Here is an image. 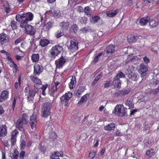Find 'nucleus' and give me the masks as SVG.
Masks as SVG:
<instances>
[{
  "instance_id": "10",
  "label": "nucleus",
  "mask_w": 159,
  "mask_h": 159,
  "mask_svg": "<svg viewBox=\"0 0 159 159\" xmlns=\"http://www.w3.org/2000/svg\"><path fill=\"white\" fill-rule=\"evenodd\" d=\"M36 117V115L34 114L31 116L30 118V123L32 130H34L36 128L37 124Z\"/></svg>"
},
{
  "instance_id": "33",
  "label": "nucleus",
  "mask_w": 159,
  "mask_h": 159,
  "mask_svg": "<svg viewBox=\"0 0 159 159\" xmlns=\"http://www.w3.org/2000/svg\"><path fill=\"white\" fill-rule=\"evenodd\" d=\"M126 106L128 107V109H131L134 107V104H133L132 101L130 100H127L125 103Z\"/></svg>"
},
{
  "instance_id": "21",
  "label": "nucleus",
  "mask_w": 159,
  "mask_h": 159,
  "mask_svg": "<svg viewBox=\"0 0 159 159\" xmlns=\"http://www.w3.org/2000/svg\"><path fill=\"white\" fill-rule=\"evenodd\" d=\"M139 37L133 34H131L128 36L127 39L128 41L130 43L134 42H137V39Z\"/></svg>"
},
{
  "instance_id": "48",
  "label": "nucleus",
  "mask_w": 159,
  "mask_h": 159,
  "mask_svg": "<svg viewBox=\"0 0 159 159\" xmlns=\"http://www.w3.org/2000/svg\"><path fill=\"white\" fill-rule=\"evenodd\" d=\"M111 80V79H109L107 80L106 81V83L104 84V88H107L109 87L110 85V83Z\"/></svg>"
},
{
  "instance_id": "14",
  "label": "nucleus",
  "mask_w": 159,
  "mask_h": 159,
  "mask_svg": "<svg viewBox=\"0 0 159 159\" xmlns=\"http://www.w3.org/2000/svg\"><path fill=\"white\" fill-rule=\"evenodd\" d=\"M30 78L33 83L34 84V87L35 85H36V87H38L37 86L39 85L42 84L41 80L38 77L33 75H31L30 76Z\"/></svg>"
},
{
  "instance_id": "7",
  "label": "nucleus",
  "mask_w": 159,
  "mask_h": 159,
  "mask_svg": "<svg viewBox=\"0 0 159 159\" xmlns=\"http://www.w3.org/2000/svg\"><path fill=\"white\" fill-rule=\"evenodd\" d=\"M61 85V84L59 82L56 81L52 85L50 90V95L52 97L54 96L55 93L57 91Z\"/></svg>"
},
{
  "instance_id": "50",
  "label": "nucleus",
  "mask_w": 159,
  "mask_h": 159,
  "mask_svg": "<svg viewBox=\"0 0 159 159\" xmlns=\"http://www.w3.org/2000/svg\"><path fill=\"white\" fill-rule=\"evenodd\" d=\"M103 74L102 72H100L95 78V81H98L100 78L102 76Z\"/></svg>"
},
{
  "instance_id": "46",
  "label": "nucleus",
  "mask_w": 159,
  "mask_h": 159,
  "mask_svg": "<svg viewBox=\"0 0 159 159\" xmlns=\"http://www.w3.org/2000/svg\"><path fill=\"white\" fill-rule=\"evenodd\" d=\"M18 131L17 130H15L11 133V137L16 138V135L18 134Z\"/></svg>"
},
{
  "instance_id": "52",
  "label": "nucleus",
  "mask_w": 159,
  "mask_h": 159,
  "mask_svg": "<svg viewBox=\"0 0 159 159\" xmlns=\"http://www.w3.org/2000/svg\"><path fill=\"white\" fill-rule=\"evenodd\" d=\"M22 28H24L25 30H32V27L30 25H26L24 27H20Z\"/></svg>"
},
{
  "instance_id": "35",
  "label": "nucleus",
  "mask_w": 159,
  "mask_h": 159,
  "mask_svg": "<svg viewBox=\"0 0 159 159\" xmlns=\"http://www.w3.org/2000/svg\"><path fill=\"white\" fill-rule=\"evenodd\" d=\"M100 20V17L98 16L92 17L90 18L91 22L93 23L98 22Z\"/></svg>"
},
{
  "instance_id": "45",
  "label": "nucleus",
  "mask_w": 159,
  "mask_h": 159,
  "mask_svg": "<svg viewBox=\"0 0 159 159\" xmlns=\"http://www.w3.org/2000/svg\"><path fill=\"white\" fill-rule=\"evenodd\" d=\"M134 69V67L131 65L129 66V67L127 68V70L128 71V73L129 74V75H130V74L132 73Z\"/></svg>"
},
{
  "instance_id": "13",
  "label": "nucleus",
  "mask_w": 159,
  "mask_h": 159,
  "mask_svg": "<svg viewBox=\"0 0 159 159\" xmlns=\"http://www.w3.org/2000/svg\"><path fill=\"white\" fill-rule=\"evenodd\" d=\"M66 62V59L61 56L59 60L56 61L55 63L57 68H60L62 67Z\"/></svg>"
},
{
  "instance_id": "15",
  "label": "nucleus",
  "mask_w": 159,
  "mask_h": 159,
  "mask_svg": "<svg viewBox=\"0 0 159 159\" xmlns=\"http://www.w3.org/2000/svg\"><path fill=\"white\" fill-rule=\"evenodd\" d=\"M7 60L8 61V64L10 67L13 69H15L16 70H17V66L14 61L12 59L10 56H7Z\"/></svg>"
},
{
  "instance_id": "28",
  "label": "nucleus",
  "mask_w": 159,
  "mask_h": 159,
  "mask_svg": "<svg viewBox=\"0 0 159 159\" xmlns=\"http://www.w3.org/2000/svg\"><path fill=\"white\" fill-rule=\"evenodd\" d=\"M84 11L86 15L89 16H90L92 15L93 13L92 11L91 10L90 8L88 6L84 8Z\"/></svg>"
},
{
  "instance_id": "27",
  "label": "nucleus",
  "mask_w": 159,
  "mask_h": 159,
  "mask_svg": "<svg viewBox=\"0 0 159 159\" xmlns=\"http://www.w3.org/2000/svg\"><path fill=\"white\" fill-rule=\"evenodd\" d=\"M150 18L148 17H144L141 19L140 21V23L142 25H145L149 20Z\"/></svg>"
},
{
  "instance_id": "40",
  "label": "nucleus",
  "mask_w": 159,
  "mask_h": 159,
  "mask_svg": "<svg viewBox=\"0 0 159 159\" xmlns=\"http://www.w3.org/2000/svg\"><path fill=\"white\" fill-rule=\"evenodd\" d=\"M23 125L24 124H23L22 121L20 120H18L16 123V126L17 129H20V128H22Z\"/></svg>"
},
{
  "instance_id": "8",
  "label": "nucleus",
  "mask_w": 159,
  "mask_h": 159,
  "mask_svg": "<svg viewBox=\"0 0 159 159\" xmlns=\"http://www.w3.org/2000/svg\"><path fill=\"white\" fill-rule=\"evenodd\" d=\"M34 74L35 75H39L42 73L44 70L43 67L41 65L35 63L34 66Z\"/></svg>"
},
{
  "instance_id": "44",
  "label": "nucleus",
  "mask_w": 159,
  "mask_h": 159,
  "mask_svg": "<svg viewBox=\"0 0 159 159\" xmlns=\"http://www.w3.org/2000/svg\"><path fill=\"white\" fill-rule=\"evenodd\" d=\"M63 35V32L61 30H58L56 33V36L57 38H59Z\"/></svg>"
},
{
  "instance_id": "43",
  "label": "nucleus",
  "mask_w": 159,
  "mask_h": 159,
  "mask_svg": "<svg viewBox=\"0 0 159 159\" xmlns=\"http://www.w3.org/2000/svg\"><path fill=\"white\" fill-rule=\"evenodd\" d=\"M52 23L51 21L49 22L43 26V29L49 30L51 27Z\"/></svg>"
},
{
  "instance_id": "19",
  "label": "nucleus",
  "mask_w": 159,
  "mask_h": 159,
  "mask_svg": "<svg viewBox=\"0 0 159 159\" xmlns=\"http://www.w3.org/2000/svg\"><path fill=\"white\" fill-rule=\"evenodd\" d=\"M115 124L113 123H111L105 125L104 127V129L107 131L114 130L115 129Z\"/></svg>"
},
{
  "instance_id": "62",
  "label": "nucleus",
  "mask_w": 159,
  "mask_h": 159,
  "mask_svg": "<svg viewBox=\"0 0 159 159\" xmlns=\"http://www.w3.org/2000/svg\"><path fill=\"white\" fill-rule=\"evenodd\" d=\"M46 147L44 146H41L40 148V150L41 152H43V153H45V152L46 151Z\"/></svg>"
},
{
  "instance_id": "56",
  "label": "nucleus",
  "mask_w": 159,
  "mask_h": 159,
  "mask_svg": "<svg viewBox=\"0 0 159 159\" xmlns=\"http://www.w3.org/2000/svg\"><path fill=\"white\" fill-rule=\"evenodd\" d=\"M123 90L124 95L127 94L131 91V89H124Z\"/></svg>"
},
{
  "instance_id": "2",
  "label": "nucleus",
  "mask_w": 159,
  "mask_h": 159,
  "mask_svg": "<svg viewBox=\"0 0 159 159\" xmlns=\"http://www.w3.org/2000/svg\"><path fill=\"white\" fill-rule=\"evenodd\" d=\"M51 106L50 103L48 102L43 104L41 111V115L42 117L47 118L50 115Z\"/></svg>"
},
{
  "instance_id": "5",
  "label": "nucleus",
  "mask_w": 159,
  "mask_h": 159,
  "mask_svg": "<svg viewBox=\"0 0 159 159\" xmlns=\"http://www.w3.org/2000/svg\"><path fill=\"white\" fill-rule=\"evenodd\" d=\"M63 48L59 45H55L53 46L50 50V54L52 57H55L57 56L62 50Z\"/></svg>"
},
{
  "instance_id": "32",
  "label": "nucleus",
  "mask_w": 159,
  "mask_h": 159,
  "mask_svg": "<svg viewBox=\"0 0 159 159\" xmlns=\"http://www.w3.org/2000/svg\"><path fill=\"white\" fill-rule=\"evenodd\" d=\"M117 10L110 11L107 12L106 14L107 16L110 17H112L115 16L117 13Z\"/></svg>"
},
{
  "instance_id": "1",
  "label": "nucleus",
  "mask_w": 159,
  "mask_h": 159,
  "mask_svg": "<svg viewBox=\"0 0 159 159\" xmlns=\"http://www.w3.org/2000/svg\"><path fill=\"white\" fill-rule=\"evenodd\" d=\"M33 17V15L32 13L29 12L16 15V19L17 21L21 22L20 25V27H24L27 25L29 21L32 20Z\"/></svg>"
},
{
  "instance_id": "39",
  "label": "nucleus",
  "mask_w": 159,
  "mask_h": 159,
  "mask_svg": "<svg viewBox=\"0 0 159 159\" xmlns=\"http://www.w3.org/2000/svg\"><path fill=\"white\" fill-rule=\"evenodd\" d=\"M138 76V75L136 74L129 75V78L134 81H135L137 80Z\"/></svg>"
},
{
  "instance_id": "37",
  "label": "nucleus",
  "mask_w": 159,
  "mask_h": 159,
  "mask_svg": "<svg viewBox=\"0 0 159 159\" xmlns=\"http://www.w3.org/2000/svg\"><path fill=\"white\" fill-rule=\"evenodd\" d=\"M149 22L150 26L152 28L156 27L158 24L157 22L155 20H149Z\"/></svg>"
},
{
  "instance_id": "4",
  "label": "nucleus",
  "mask_w": 159,
  "mask_h": 159,
  "mask_svg": "<svg viewBox=\"0 0 159 159\" xmlns=\"http://www.w3.org/2000/svg\"><path fill=\"white\" fill-rule=\"evenodd\" d=\"M122 107H123V106L122 105H117L115 107L113 112L119 116H125L126 114V110L123 108L122 109Z\"/></svg>"
},
{
  "instance_id": "18",
  "label": "nucleus",
  "mask_w": 159,
  "mask_h": 159,
  "mask_svg": "<svg viewBox=\"0 0 159 159\" xmlns=\"http://www.w3.org/2000/svg\"><path fill=\"white\" fill-rule=\"evenodd\" d=\"M7 127L5 125L0 126V137H3L7 134Z\"/></svg>"
},
{
  "instance_id": "3",
  "label": "nucleus",
  "mask_w": 159,
  "mask_h": 159,
  "mask_svg": "<svg viewBox=\"0 0 159 159\" xmlns=\"http://www.w3.org/2000/svg\"><path fill=\"white\" fill-rule=\"evenodd\" d=\"M72 96V93L70 92L65 93L60 98L61 104L66 107L68 104L69 101Z\"/></svg>"
},
{
  "instance_id": "53",
  "label": "nucleus",
  "mask_w": 159,
  "mask_h": 159,
  "mask_svg": "<svg viewBox=\"0 0 159 159\" xmlns=\"http://www.w3.org/2000/svg\"><path fill=\"white\" fill-rule=\"evenodd\" d=\"M125 76V75L123 74L122 72H120L119 73H118L116 76H115L117 78H119V79L120 78H124Z\"/></svg>"
},
{
  "instance_id": "17",
  "label": "nucleus",
  "mask_w": 159,
  "mask_h": 159,
  "mask_svg": "<svg viewBox=\"0 0 159 159\" xmlns=\"http://www.w3.org/2000/svg\"><path fill=\"white\" fill-rule=\"evenodd\" d=\"M115 50V47L113 45H110L106 48V52L108 57L111 55Z\"/></svg>"
},
{
  "instance_id": "25",
  "label": "nucleus",
  "mask_w": 159,
  "mask_h": 159,
  "mask_svg": "<svg viewBox=\"0 0 159 159\" xmlns=\"http://www.w3.org/2000/svg\"><path fill=\"white\" fill-rule=\"evenodd\" d=\"M89 98V94H85L82 97L79 103L81 104L83 103L86 102Z\"/></svg>"
},
{
  "instance_id": "24",
  "label": "nucleus",
  "mask_w": 159,
  "mask_h": 159,
  "mask_svg": "<svg viewBox=\"0 0 159 159\" xmlns=\"http://www.w3.org/2000/svg\"><path fill=\"white\" fill-rule=\"evenodd\" d=\"M69 24L68 22L62 21L60 23L59 26L63 30H67L69 27Z\"/></svg>"
},
{
  "instance_id": "51",
  "label": "nucleus",
  "mask_w": 159,
  "mask_h": 159,
  "mask_svg": "<svg viewBox=\"0 0 159 159\" xmlns=\"http://www.w3.org/2000/svg\"><path fill=\"white\" fill-rule=\"evenodd\" d=\"M115 94L117 96H122L124 95L123 93V90L118 91Z\"/></svg>"
},
{
  "instance_id": "38",
  "label": "nucleus",
  "mask_w": 159,
  "mask_h": 159,
  "mask_svg": "<svg viewBox=\"0 0 159 159\" xmlns=\"http://www.w3.org/2000/svg\"><path fill=\"white\" fill-rule=\"evenodd\" d=\"M53 15L56 18H58L61 16V13L58 10H53L52 12Z\"/></svg>"
},
{
  "instance_id": "23",
  "label": "nucleus",
  "mask_w": 159,
  "mask_h": 159,
  "mask_svg": "<svg viewBox=\"0 0 159 159\" xmlns=\"http://www.w3.org/2000/svg\"><path fill=\"white\" fill-rule=\"evenodd\" d=\"M76 83V78L72 76L70 82L69 84V86L70 89H73L75 87Z\"/></svg>"
},
{
  "instance_id": "36",
  "label": "nucleus",
  "mask_w": 159,
  "mask_h": 159,
  "mask_svg": "<svg viewBox=\"0 0 159 159\" xmlns=\"http://www.w3.org/2000/svg\"><path fill=\"white\" fill-rule=\"evenodd\" d=\"M19 152L17 150L15 149L12 154L11 159H18L19 157Z\"/></svg>"
},
{
  "instance_id": "26",
  "label": "nucleus",
  "mask_w": 159,
  "mask_h": 159,
  "mask_svg": "<svg viewBox=\"0 0 159 159\" xmlns=\"http://www.w3.org/2000/svg\"><path fill=\"white\" fill-rule=\"evenodd\" d=\"M39 59V54H33L31 56V59L33 62H36Z\"/></svg>"
},
{
  "instance_id": "57",
  "label": "nucleus",
  "mask_w": 159,
  "mask_h": 159,
  "mask_svg": "<svg viewBox=\"0 0 159 159\" xmlns=\"http://www.w3.org/2000/svg\"><path fill=\"white\" fill-rule=\"evenodd\" d=\"M77 11L80 12H83L84 11V8L81 6H80L78 7L77 8Z\"/></svg>"
},
{
  "instance_id": "29",
  "label": "nucleus",
  "mask_w": 159,
  "mask_h": 159,
  "mask_svg": "<svg viewBox=\"0 0 159 159\" xmlns=\"http://www.w3.org/2000/svg\"><path fill=\"white\" fill-rule=\"evenodd\" d=\"M49 43V41L47 39H41L40 40V45L42 47H45L47 46Z\"/></svg>"
},
{
  "instance_id": "41",
  "label": "nucleus",
  "mask_w": 159,
  "mask_h": 159,
  "mask_svg": "<svg viewBox=\"0 0 159 159\" xmlns=\"http://www.w3.org/2000/svg\"><path fill=\"white\" fill-rule=\"evenodd\" d=\"M48 84H46L45 85H42L41 87V88L42 90V94L44 96H45L46 95L45 91L47 88L48 87Z\"/></svg>"
},
{
  "instance_id": "49",
  "label": "nucleus",
  "mask_w": 159,
  "mask_h": 159,
  "mask_svg": "<svg viewBox=\"0 0 159 159\" xmlns=\"http://www.w3.org/2000/svg\"><path fill=\"white\" fill-rule=\"evenodd\" d=\"M25 33L30 35H34L35 33V30H25Z\"/></svg>"
},
{
  "instance_id": "59",
  "label": "nucleus",
  "mask_w": 159,
  "mask_h": 159,
  "mask_svg": "<svg viewBox=\"0 0 159 159\" xmlns=\"http://www.w3.org/2000/svg\"><path fill=\"white\" fill-rule=\"evenodd\" d=\"M11 141L12 145H14L16 141V138H11Z\"/></svg>"
},
{
  "instance_id": "55",
  "label": "nucleus",
  "mask_w": 159,
  "mask_h": 159,
  "mask_svg": "<svg viewBox=\"0 0 159 159\" xmlns=\"http://www.w3.org/2000/svg\"><path fill=\"white\" fill-rule=\"evenodd\" d=\"M95 155V153L94 152H91L89 154V157L90 158L92 159L94 158Z\"/></svg>"
},
{
  "instance_id": "34",
  "label": "nucleus",
  "mask_w": 159,
  "mask_h": 159,
  "mask_svg": "<svg viewBox=\"0 0 159 159\" xmlns=\"http://www.w3.org/2000/svg\"><path fill=\"white\" fill-rule=\"evenodd\" d=\"M20 148L21 150L25 149L26 146V141L24 139H21L20 141Z\"/></svg>"
},
{
  "instance_id": "64",
  "label": "nucleus",
  "mask_w": 159,
  "mask_h": 159,
  "mask_svg": "<svg viewBox=\"0 0 159 159\" xmlns=\"http://www.w3.org/2000/svg\"><path fill=\"white\" fill-rule=\"evenodd\" d=\"M51 159H60L59 157L52 154Z\"/></svg>"
},
{
  "instance_id": "42",
  "label": "nucleus",
  "mask_w": 159,
  "mask_h": 159,
  "mask_svg": "<svg viewBox=\"0 0 159 159\" xmlns=\"http://www.w3.org/2000/svg\"><path fill=\"white\" fill-rule=\"evenodd\" d=\"M146 155L149 157V158L151 157L154 155L153 150L151 149V150L147 151L146 153Z\"/></svg>"
},
{
  "instance_id": "16",
  "label": "nucleus",
  "mask_w": 159,
  "mask_h": 159,
  "mask_svg": "<svg viewBox=\"0 0 159 159\" xmlns=\"http://www.w3.org/2000/svg\"><path fill=\"white\" fill-rule=\"evenodd\" d=\"M8 96V92L6 90L2 92L0 95V102H2L6 100Z\"/></svg>"
},
{
  "instance_id": "30",
  "label": "nucleus",
  "mask_w": 159,
  "mask_h": 159,
  "mask_svg": "<svg viewBox=\"0 0 159 159\" xmlns=\"http://www.w3.org/2000/svg\"><path fill=\"white\" fill-rule=\"evenodd\" d=\"M102 52H100L97 55H95L92 61V63L95 64L98 62L100 57L102 55Z\"/></svg>"
},
{
  "instance_id": "61",
  "label": "nucleus",
  "mask_w": 159,
  "mask_h": 159,
  "mask_svg": "<svg viewBox=\"0 0 159 159\" xmlns=\"http://www.w3.org/2000/svg\"><path fill=\"white\" fill-rule=\"evenodd\" d=\"M25 152L24 151H22L20 153V158L21 159H23L25 156Z\"/></svg>"
},
{
  "instance_id": "6",
  "label": "nucleus",
  "mask_w": 159,
  "mask_h": 159,
  "mask_svg": "<svg viewBox=\"0 0 159 159\" xmlns=\"http://www.w3.org/2000/svg\"><path fill=\"white\" fill-rule=\"evenodd\" d=\"M138 70L139 72L141 74V77H143L146 75L148 70V66L143 63L141 64L138 66Z\"/></svg>"
},
{
  "instance_id": "11",
  "label": "nucleus",
  "mask_w": 159,
  "mask_h": 159,
  "mask_svg": "<svg viewBox=\"0 0 159 159\" xmlns=\"http://www.w3.org/2000/svg\"><path fill=\"white\" fill-rule=\"evenodd\" d=\"M9 38L7 35L5 34H0V43L2 45L8 43Z\"/></svg>"
},
{
  "instance_id": "9",
  "label": "nucleus",
  "mask_w": 159,
  "mask_h": 159,
  "mask_svg": "<svg viewBox=\"0 0 159 159\" xmlns=\"http://www.w3.org/2000/svg\"><path fill=\"white\" fill-rule=\"evenodd\" d=\"M39 90V89L38 88L36 87V85H35L34 86V88L33 90L29 91L27 96V99L28 100L30 101L33 100L34 97Z\"/></svg>"
},
{
  "instance_id": "54",
  "label": "nucleus",
  "mask_w": 159,
  "mask_h": 159,
  "mask_svg": "<svg viewBox=\"0 0 159 159\" xmlns=\"http://www.w3.org/2000/svg\"><path fill=\"white\" fill-rule=\"evenodd\" d=\"M16 22L15 21H13L11 22V26L13 30H15L16 29Z\"/></svg>"
},
{
  "instance_id": "63",
  "label": "nucleus",
  "mask_w": 159,
  "mask_h": 159,
  "mask_svg": "<svg viewBox=\"0 0 159 159\" xmlns=\"http://www.w3.org/2000/svg\"><path fill=\"white\" fill-rule=\"evenodd\" d=\"M133 0H126L125 1V3L128 5H131L133 2Z\"/></svg>"
},
{
  "instance_id": "58",
  "label": "nucleus",
  "mask_w": 159,
  "mask_h": 159,
  "mask_svg": "<svg viewBox=\"0 0 159 159\" xmlns=\"http://www.w3.org/2000/svg\"><path fill=\"white\" fill-rule=\"evenodd\" d=\"M50 139H55L56 138V135L55 133L54 132H52L50 134V136H49Z\"/></svg>"
},
{
  "instance_id": "31",
  "label": "nucleus",
  "mask_w": 159,
  "mask_h": 159,
  "mask_svg": "<svg viewBox=\"0 0 159 159\" xmlns=\"http://www.w3.org/2000/svg\"><path fill=\"white\" fill-rule=\"evenodd\" d=\"M22 121L24 125L26 124L28 122V117L26 114H23L21 119L20 120Z\"/></svg>"
},
{
  "instance_id": "22",
  "label": "nucleus",
  "mask_w": 159,
  "mask_h": 159,
  "mask_svg": "<svg viewBox=\"0 0 159 159\" xmlns=\"http://www.w3.org/2000/svg\"><path fill=\"white\" fill-rule=\"evenodd\" d=\"M85 90V88L84 86H81L79 87L76 90L75 93V95L78 97H80L82 93Z\"/></svg>"
},
{
  "instance_id": "60",
  "label": "nucleus",
  "mask_w": 159,
  "mask_h": 159,
  "mask_svg": "<svg viewBox=\"0 0 159 159\" xmlns=\"http://www.w3.org/2000/svg\"><path fill=\"white\" fill-rule=\"evenodd\" d=\"M143 60L145 63H148L150 62V60L147 57L145 56L143 58Z\"/></svg>"
},
{
  "instance_id": "20",
  "label": "nucleus",
  "mask_w": 159,
  "mask_h": 159,
  "mask_svg": "<svg viewBox=\"0 0 159 159\" xmlns=\"http://www.w3.org/2000/svg\"><path fill=\"white\" fill-rule=\"evenodd\" d=\"M113 85L115 87L119 88L121 85V81L119 78H117L115 77L113 81Z\"/></svg>"
},
{
  "instance_id": "47",
  "label": "nucleus",
  "mask_w": 159,
  "mask_h": 159,
  "mask_svg": "<svg viewBox=\"0 0 159 159\" xmlns=\"http://www.w3.org/2000/svg\"><path fill=\"white\" fill-rule=\"evenodd\" d=\"M53 154L58 157H62L63 154V153L62 151H60V152H55Z\"/></svg>"
},
{
  "instance_id": "12",
  "label": "nucleus",
  "mask_w": 159,
  "mask_h": 159,
  "mask_svg": "<svg viewBox=\"0 0 159 159\" xmlns=\"http://www.w3.org/2000/svg\"><path fill=\"white\" fill-rule=\"evenodd\" d=\"M78 42L77 40L74 39H71L70 41V44L68 46L69 49L75 50L78 48Z\"/></svg>"
}]
</instances>
